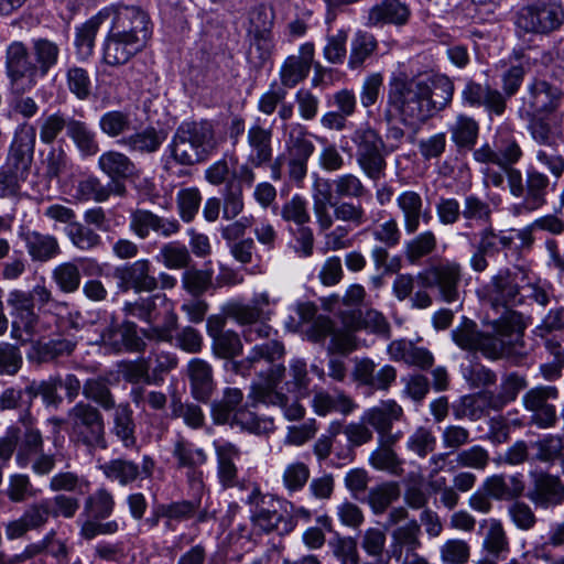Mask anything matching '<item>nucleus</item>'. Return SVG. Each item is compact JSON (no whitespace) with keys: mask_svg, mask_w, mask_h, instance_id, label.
I'll list each match as a JSON object with an SVG mask.
<instances>
[{"mask_svg":"<svg viewBox=\"0 0 564 564\" xmlns=\"http://www.w3.org/2000/svg\"><path fill=\"white\" fill-rule=\"evenodd\" d=\"M171 454L178 469H188L193 475L208 459L207 453L202 447L182 435L173 442Z\"/></svg>","mask_w":564,"mask_h":564,"instance_id":"nucleus-39","label":"nucleus"},{"mask_svg":"<svg viewBox=\"0 0 564 564\" xmlns=\"http://www.w3.org/2000/svg\"><path fill=\"white\" fill-rule=\"evenodd\" d=\"M275 120L254 117L247 128L246 156L253 165H268L273 159V138Z\"/></svg>","mask_w":564,"mask_h":564,"instance_id":"nucleus-18","label":"nucleus"},{"mask_svg":"<svg viewBox=\"0 0 564 564\" xmlns=\"http://www.w3.org/2000/svg\"><path fill=\"white\" fill-rule=\"evenodd\" d=\"M403 417V409L394 400H386L368 409L362 421L370 425L378 436L392 430L393 423Z\"/></svg>","mask_w":564,"mask_h":564,"instance_id":"nucleus-35","label":"nucleus"},{"mask_svg":"<svg viewBox=\"0 0 564 564\" xmlns=\"http://www.w3.org/2000/svg\"><path fill=\"white\" fill-rule=\"evenodd\" d=\"M67 137L83 158L95 156L100 151L97 133L86 121L73 118Z\"/></svg>","mask_w":564,"mask_h":564,"instance_id":"nucleus-42","label":"nucleus"},{"mask_svg":"<svg viewBox=\"0 0 564 564\" xmlns=\"http://www.w3.org/2000/svg\"><path fill=\"white\" fill-rule=\"evenodd\" d=\"M314 61L313 43H304L300 46L299 55L286 57L280 68V86L286 90L302 83L310 74Z\"/></svg>","mask_w":564,"mask_h":564,"instance_id":"nucleus-29","label":"nucleus"},{"mask_svg":"<svg viewBox=\"0 0 564 564\" xmlns=\"http://www.w3.org/2000/svg\"><path fill=\"white\" fill-rule=\"evenodd\" d=\"M112 429L111 432L122 443L126 448L135 445V423L133 411L128 403H120L113 408Z\"/></svg>","mask_w":564,"mask_h":564,"instance_id":"nucleus-50","label":"nucleus"},{"mask_svg":"<svg viewBox=\"0 0 564 564\" xmlns=\"http://www.w3.org/2000/svg\"><path fill=\"white\" fill-rule=\"evenodd\" d=\"M246 503L249 506L251 523L259 532L284 535L296 527L297 522L289 516L283 501L270 494L261 492L257 486L248 495Z\"/></svg>","mask_w":564,"mask_h":564,"instance_id":"nucleus-7","label":"nucleus"},{"mask_svg":"<svg viewBox=\"0 0 564 564\" xmlns=\"http://www.w3.org/2000/svg\"><path fill=\"white\" fill-rule=\"evenodd\" d=\"M148 340L141 328L129 319L122 323L112 321L100 334L101 345L117 354L120 352H143Z\"/></svg>","mask_w":564,"mask_h":564,"instance_id":"nucleus-19","label":"nucleus"},{"mask_svg":"<svg viewBox=\"0 0 564 564\" xmlns=\"http://www.w3.org/2000/svg\"><path fill=\"white\" fill-rule=\"evenodd\" d=\"M378 42L376 37L366 31H358L350 44V54L348 67L358 69L364 66L366 61L377 51Z\"/></svg>","mask_w":564,"mask_h":564,"instance_id":"nucleus-54","label":"nucleus"},{"mask_svg":"<svg viewBox=\"0 0 564 564\" xmlns=\"http://www.w3.org/2000/svg\"><path fill=\"white\" fill-rule=\"evenodd\" d=\"M223 218L226 220L236 219L245 208L243 187L234 178L228 181L221 192Z\"/></svg>","mask_w":564,"mask_h":564,"instance_id":"nucleus-61","label":"nucleus"},{"mask_svg":"<svg viewBox=\"0 0 564 564\" xmlns=\"http://www.w3.org/2000/svg\"><path fill=\"white\" fill-rule=\"evenodd\" d=\"M127 316L135 317L150 326L141 328V334L150 341H167L173 339L172 333L177 326V316L172 303L163 293L128 301L122 307Z\"/></svg>","mask_w":564,"mask_h":564,"instance_id":"nucleus-5","label":"nucleus"},{"mask_svg":"<svg viewBox=\"0 0 564 564\" xmlns=\"http://www.w3.org/2000/svg\"><path fill=\"white\" fill-rule=\"evenodd\" d=\"M31 259L36 262H46L61 254V247L56 237L35 230L20 234Z\"/></svg>","mask_w":564,"mask_h":564,"instance_id":"nucleus-33","label":"nucleus"},{"mask_svg":"<svg viewBox=\"0 0 564 564\" xmlns=\"http://www.w3.org/2000/svg\"><path fill=\"white\" fill-rule=\"evenodd\" d=\"M475 246L489 257H494L502 249L512 248V237L507 235V231H496L491 226H487L478 232Z\"/></svg>","mask_w":564,"mask_h":564,"instance_id":"nucleus-63","label":"nucleus"},{"mask_svg":"<svg viewBox=\"0 0 564 564\" xmlns=\"http://www.w3.org/2000/svg\"><path fill=\"white\" fill-rule=\"evenodd\" d=\"M31 54L39 78L45 77L59 59L61 48L57 43L37 37L31 41Z\"/></svg>","mask_w":564,"mask_h":564,"instance_id":"nucleus-44","label":"nucleus"},{"mask_svg":"<svg viewBox=\"0 0 564 564\" xmlns=\"http://www.w3.org/2000/svg\"><path fill=\"white\" fill-rule=\"evenodd\" d=\"M101 133L113 139L126 137L132 130L131 113L122 110H110L102 113L98 121Z\"/></svg>","mask_w":564,"mask_h":564,"instance_id":"nucleus-55","label":"nucleus"},{"mask_svg":"<svg viewBox=\"0 0 564 564\" xmlns=\"http://www.w3.org/2000/svg\"><path fill=\"white\" fill-rule=\"evenodd\" d=\"M352 377L359 384L371 390L387 391L397 380V369L391 365H384L377 370L372 359L361 358L355 361Z\"/></svg>","mask_w":564,"mask_h":564,"instance_id":"nucleus-27","label":"nucleus"},{"mask_svg":"<svg viewBox=\"0 0 564 564\" xmlns=\"http://www.w3.org/2000/svg\"><path fill=\"white\" fill-rule=\"evenodd\" d=\"M67 423L72 429V437L88 449H106L105 420L96 406L79 401L67 412Z\"/></svg>","mask_w":564,"mask_h":564,"instance_id":"nucleus-9","label":"nucleus"},{"mask_svg":"<svg viewBox=\"0 0 564 564\" xmlns=\"http://www.w3.org/2000/svg\"><path fill=\"white\" fill-rule=\"evenodd\" d=\"M530 486L527 498L536 509L552 510L564 503V482L546 471L530 473Z\"/></svg>","mask_w":564,"mask_h":564,"instance_id":"nucleus-21","label":"nucleus"},{"mask_svg":"<svg viewBox=\"0 0 564 564\" xmlns=\"http://www.w3.org/2000/svg\"><path fill=\"white\" fill-rule=\"evenodd\" d=\"M528 131L539 148H557L563 140V113L527 116Z\"/></svg>","mask_w":564,"mask_h":564,"instance_id":"nucleus-26","label":"nucleus"},{"mask_svg":"<svg viewBox=\"0 0 564 564\" xmlns=\"http://www.w3.org/2000/svg\"><path fill=\"white\" fill-rule=\"evenodd\" d=\"M437 248V237L432 230H425L414 236L404 245V256L411 264L432 254Z\"/></svg>","mask_w":564,"mask_h":564,"instance_id":"nucleus-58","label":"nucleus"},{"mask_svg":"<svg viewBox=\"0 0 564 564\" xmlns=\"http://www.w3.org/2000/svg\"><path fill=\"white\" fill-rule=\"evenodd\" d=\"M155 463L152 457L144 455L141 466L133 460L124 458H113L98 466L104 476L120 486H128L137 479H147L152 477Z\"/></svg>","mask_w":564,"mask_h":564,"instance_id":"nucleus-22","label":"nucleus"},{"mask_svg":"<svg viewBox=\"0 0 564 564\" xmlns=\"http://www.w3.org/2000/svg\"><path fill=\"white\" fill-rule=\"evenodd\" d=\"M400 487L395 481L383 482L370 488L367 502L375 514H382L391 503L400 498Z\"/></svg>","mask_w":564,"mask_h":564,"instance_id":"nucleus-59","label":"nucleus"},{"mask_svg":"<svg viewBox=\"0 0 564 564\" xmlns=\"http://www.w3.org/2000/svg\"><path fill=\"white\" fill-rule=\"evenodd\" d=\"M563 99L564 90L560 84L534 77L527 86L523 110L527 116L563 113L558 110Z\"/></svg>","mask_w":564,"mask_h":564,"instance_id":"nucleus-15","label":"nucleus"},{"mask_svg":"<svg viewBox=\"0 0 564 564\" xmlns=\"http://www.w3.org/2000/svg\"><path fill=\"white\" fill-rule=\"evenodd\" d=\"M83 395L105 411H110L117 405L109 388V380L106 377L99 376L87 379L83 384Z\"/></svg>","mask_w":564,"mask_h":564,"instance_id":"nucleus-56","label":"nucleus"},{"mask_svg":"<svg viewBox=\"0 0 564 564\" xmlns=\"http://www.w3.org/2000/svg\"><path fill=\"white\" fill-rule=\"evenodd\" d=\"M7 304L13 318V328H22L30 336H43L47 325L35 313V303L29 291L13 289L8 293Z\"/></svg>","mask_w":564,"mask_h":564,"instance_id":"nucleus-20","label":"nucleus"},{"mask_svg":"<svg viewBox=\"0 0 564 564\" xmlns=\"http://www.w3.org/2000/svg\"><path fill=\"white\" fill-rule=\"evenodd\" d=\"M454 91L453 80L444 74L393 75L388 83L384 120L411 128L425 123L451 105Z\"/></svg>","mask_w":564,"mask_h":564,"instance_id":"nucleus-1","label":"nucleus"},{"mask_svg":"<svg viewBox=\"0 0 564 564\" xmlns=\"http://www.w3.org/2000/svg\"><path fill=\"white\" fill-rule=\"evenodd\" d=\"M448 131L458 152L471 151L478 140L479 124L473 117L458 115L448 126Z\"/></svg>","mask_w":564,"mask_h":564,"instance_id":"nucleus-41","label":"nucleus"},{"mask_svg":"<svg viewBox=\"0 0 564 564\" xmlns=\"http://www.w3.org/2000/svg\"><path fill=\"white\" fill-rule=\"evenodd\" d=\"M282 128L286 131V139L281 155L284 156L290 181L301 185L307 176L308 160L315 152V145L302 123H284Z\"/></svg>","mask_w":564,"mask_h":564,"instance_id":"nucleus-12","label":"nucleus"},{"mask_svg":"<svg viewBox=\"0 0 564 564\" xmlns=\"http://www.w3.org/2000/svg\"><path fill=\"white\" fill-rule=\"evenodd\" d=\"M558 389L554 386H536L529 389L522 397L524 409L531 412L530 422L539 429H551L557 422L556 406Z\"/></svg>","mask_w":564,"mask_h":564,"instance_id":"nucleus-17","label":"nucleus"},{"mask_svg":"<svg viewBox=\"0 0 564 564\" xmlns=\"http://www.w3.org/2000/svg\"><path fill=\"white\" fill-rule=\"evenodd\" d=\"M366 424L364 421L350 422L348 424H344L340 421V430L347 438V444L335 447V455L338 459L351 463L355 458V448L372 440L373 433Z\"/></svg>","mask_w":564,"mask_h":564,"instance_id":"nucleus-38","label":"nucleus"},{"mask_svg":"<svg viewBox=\"0 0 564 564\" xmlns=\"http://www.w3.org/2000/svg\"><path fill=\"white\" fill-rule=\"evenodd\" d=\"M482 488L496 500L511 501L523 495L525 485L521 474L492 475L484 481Z\"/></svg>","mask_w":564,"mask_h":564,"instance_id":"nucleus-34","label":"nucleus"},{"mask_svg":"<svg viewBox=\"0 0 564 564\" xmlns=\"http://www.w3.org/2000/svg\"><path fill=\"white\" fill-rule=\"evenodd\" d=\"M104 22L109 21V30L147 46L152 23L149 14L138 6L112 4L101 9Z\"/></svg>","mask_w":564,"mask_h":564,"instance_id":"nucleus-11","label":"nucleus"},{"mask_svg":"<svg viewBox=\"0 0 564 564\" xmlns=\"http://www.w3.org/2000/svg\"><path fill=\"white\" fill-rule=\"evenodd\" d=\"M261 404L262 403H258L256 406H252V399L248 397V402L246 405L240 406L230 426H238L243 431L258 435L271 431L273 429V419L270 416H261L252 411V409H258Z\"/></svg>","mask_w":564,"mask_h":564,"instance_id":"nucleus-49","label":"nucleus"},{"mask_svg":"<svg viewBox=\"0 0 564 564\" xmlns=\"http://www.w3.org/2000/svg\"><path fill=\"white\" fill-rule=\"evenodd\" d=\"M564 23V7L558 0H534L517 13L516 25L524 33L549 35Z\"/></svg>","mask_w":564,"mask_h":564,"instance_id":"nucleus-10","label":"nucleus"},{"mask_svg":"<svg viewBox=\"0 0 564 564\" xmlns=\"http://www.w3.org/2000/svg\"><path fill=\"white\" fill-rule=\"evenodd\" d=\"M312 405L314 411L321 416L332 412L348 415L357 408L355 401L340 390H335L334 393L317 391L312 399Z\"/></svg>","mask_w":564,"mask_h":564,"instance_id":"nucleus-40","label":"nucleus"},{"mask_svg":"<svg viewBox=\"0 0 564 564\" xmlns=\"http://www.w3.org/2000/svg\"><path fill=\"white\" fill-rule=\"evenodd\" d=\"M549 187L550 177L535 166H529L525 171L524 193L521 195L522 202L518 207L525 212L540 209L546 204Z\"/></svg>","mask_w":564,"mask_h":564,"instance_id":"nucleus-32","label":"nucleus"},{"mask_svg":"<svg viewBox=\"0 0 564 564\" xmlns=\"http://www.w3.org/2000/svg\"><path fill=\"white\" fill-rule=\"evenodd\" d=\"M51 516L50 503L45 498L29 505L20 518L6 524L7 539L15 540L24 536L29 531H40L48 522Z\"/></svg>","mask_w":564,"mask_h":564,"instance_id":"nucleus-25","label":"nucleus"},{"mask_svg":"<svg viewBox=\"0 0 564 564\" xmlns=\"http://www.w3.org/2000/svg\"><path fill=\"white\" fill-rule=\"evenodd\" d=\"M52 279L63 293H75L82 283L79 267L74 261L62 262L52 271Z\"/></svg>","mask_w":564,"mask_h":564,"instance_id":"nucleus-62","label":"nucleus"},{"mask_svg":"<svg viewBox=\"0 0 564 564\" xmlns=\"http://www.w3.org/2000/svg\"><path fill=\"white\" fill-rule=\"evenodd\" d=\"M217 459V477L224 488H232L239 484V473L236 463L240 460V448L230 442L213 443Z\"/></svg>","mask_w":564,"mask_h":564,"instance_id":"nucleus-31","label":"nucleus"},{"mask_svg":"<svg viewBox=\"0 0 564 564\" xmlns=\"http://www.w3.org/2000/svg\"><path fill=\"white\" fill-rule=\"evenodd\" d=\"M144 48L145 45L108 30L101 44V59L108 66L119 67L127 64Z\"/></svg>","mask_w":564,"mask_h":564,"instance_id":"nucleus-28","label":"nucleus"},{"mask_svg":"<svg viewBox=\"0 0 564 564\" xmlns=\"http://www.w3.org/2000/svg\"><path fill=\"white\" fill-rule=\"evenodd\" d=\"M497 149L498 166L516 165L522 158V149L514 135L508 128H500L495 139Z\"/></svg>","mask_w":564,"mask_h":564,"instance_id":"nucleus-51","label":"nucleus"},{"mask_svg":"<svg viewBox=\"0 0 564 564\" xmlns=\"http://www.w3.org/2000/svg\"><path fill=\"white\" fill-rule=\"evenodd\" d=\"M221 321H208V334L214 338L213 350L221 358H232L242 351V343L237 333L223 330Z\"/></svg>","mask_w":564,"mask_h":564,"instance_id":"nucleus-43","label":"nucleus"},{"mask_svg":"<svg viewBox=\"0 0 564 564\" xmlns=\"http://www.w3.org/2000/svg\"><path fill=\"white\" fill-rule=\"evenodd\" d=\"M101 10L83 24L75 28L74 45L76 55L80 61L88 59L95 47V40L99 28L104 22Z\"/></svg>","mask_w":564,"mask_h":564,"instance_id":"nucleus-45","label":"nucleus"},{"mask_svg":"<svg viewBox=\"0 0 564 564\" xmlns=\"http://www.w3.org/2000/svg\"><path fill=\"white\" fill-rule=\"evenodd\" d=\"M165 140V133L154 127H147L141 131L129 132L117 141L118 145L131 153L151 154L156 152Z\"/></svg>","mask_w":564,"mask_h":564,"instance_id":"nucleus-37","label":"nucleus"},{"mask_svg":"<svg viewBox=\"0 0 564 564\" xmlns=\"http://www.w3.org/2000/svg\"><path fill=\"white\" fill-rule=\"evenodd\" d=\"M283 355V345L275 339H270L263 344L256 345L245 359L235 361L231 365L236 372L245 376L251 369L257 370L258 364L265 361L269 368L265 375L262 371L260 372L263 381L252 386L249 393V398L252 399V406H256L258 403L276 406L289 421H296L304 416L305 409L299 401H290L289 397L275 391L276 386L284 376L285 368L282 365H275L274 361Z\"/></svg>","mask_w":564,"mask_h":564,"instance_id":"nucleus-2","label":"nucleus"},{"mask_svg":"<svg viewBox=\"0 0 564 564\" xmlns=\"http://www.w3.org/2000/svg\"><path fill=\"white\" fill-rule=\"evenodd\" d=\"M65 235L70 243L78 250L89 252L102 246L101 236L83 223H70L65 228Z\"/></svg>","mask_w":564,"mask_h":564,"instance_id":"nucleus-53","label":"nucleus"},{"mask_svg":"<svg viewBox=\"0 0 564 564\" xmlns=\"http://www.w3.org/2000/svg\"><path fill=\"white\" fill-rule=\"evenodd\" d=\"M116 501L112 492L105 487L96 489L84 501L83 517L108 519L115 511Z\"/></svg>","mask_w":564,"mask_h":564,"instance_id":"nucleus-52","label":"nucleus"},{"mask_svg":"<svg viewBox=\"0 0 564 564\" xmlns=\"http://www.w3.org/2000/svg\"><path fill=\"white\" fill-rule=\"evenodd\" d=\"M410 18L411 9L405 2L401 0H381L369 9L366 24L370 28L403 26Z\"/></svg>","mask_w":564,"mask_h":564,"instance_id":"nucleus-30","label":"nucleus"},{"mask_svg":"<svg viewBox=\"0 0 564 564\" xmlns=\"http://www.w3.org/2000/svg\"><path fill=\"white\" fill-rule=\"evenodd\" d=\"M397 206L403 215V226L408 235L417 231L421 223L422 196L412 189L401 192L395 198Z\"/></svg>","mask_w":564,"mask_h":564,"instance_id":"nucleus-48","label":"nucleus"},{"mask_svg":"<svg viewBox=\"0 0 564 564\" xmlns=\"http://www.w3.org/2000/svg\"><path fill=\"white\" fill-rule=\"evenodd\" d=\"M213 124L208 121L181 123L167 147L171 158L181 165L204 162L216 149Z\"/></svg>","mask_w":564,"mask_h":564,"instance_id":"nucleus-6","label":"nucleus"},{"mask_svg":"<svg viewBox=\"0 0 564 564\" xmlns=\"http://www.w3.org/2000/svg\"><path fill=\"white\" fill-rule=\"evenodd\" d=\"M356 145V160L365 175L373 182L384 176L387 162L384 159L386 144L381 135L370 126L356 129L351 135Z\"/></svg>","mask_w":564,"mask_h":564,"instance_id":"nucleus-13","label":"nucleus"},{"mask_svg":"<svg viewBox=\"0 0 564 564\" xmlns=\"http://www.w3.org/2000/svg\"><path fill=\"white\" fill-rule=\"evenodd\" d=\"M453 341L463 350L469 352H481L486 358L499 359L512 352L517 345H520L511 336L492 333H482L477 324L463 317L451 333Z\"/></svg>","mask_w":564,"mask_h":564,"instance_id":"nucleus-8","label":"nucleus"},{"mask_svg":"<svg viewBox=\"0 0 564 564\" xmlns=\"http://www.w3.org/2000/svg\"><path fill=\"white\" fill-rule=\"evenodd\" d=\"M511 58L518 63L501 74V91L490 85L467 80L462 90L463 102L469 107H482L489 115L502 116L508 99L519 91L530 68V58L523 51H513Z\"/></svg>","mask_w":564,"mask_h":564,"instance_id":"nucleus-4","label":"nucleus"},{"mask_svg":"<svg viewBox=\"0 0 564 564\" xmlns=\"http://www.w3.org/2000/svg\"><path fill=\"white\" fill-rule=\"evenodd\" d=\"M519 275L509 269H501L491 276L485 288V297L498 315L490 322L491 328L505 336H511L520 345L528 326L523 314L513 307L524 303V295L519 284Z\"/></svg>","mask_w":564,"mask_h":564,"instance_id":"nucleus-3","label":"nucleus"},{"mask_svg":"<svg viewBox=\"0 0 564 564\" xmlns=\"http://www.w3.org/2000/svg\"><path fill=\"white\" fill-rule=\"evenodd\" d=\"M187 375L193 398L200 402L208 401L215 389L210 365L203 359L194 358L188 362Z\"/></svg>","mask_w":564,"mask_h":564,"instance_id":"nucleus-36","label":"nucleus"},{"mask_svg":"<svg viewBox=\"0 0 564 564\" xmlns=\"http://www.w3.org/2000/svg\"><path fill=\"white\" fill-rule=\"evenodd\" d=\"M130 230L140 239H147L151 232L170 238L181 230L180 221L159 216L151 210L137 209L130 216Z\"/></svg>","mask_w":564,"mask_h":564,"instance_id":"nucleus-24","label":"nucleus"},{"mask_svg":"<svg viewBox=\"0 0 564 564\" xmlns=\"http://www.w3.org/2000/svg\"><path fill=\"white\" fill-rule=\"evenodd\" d=\"M149 259H139L115 269L113 275L118 280L121 291L133 290L135 293L153 292L156 290L155 276L152 273Z\"/></svg>","mask_w":564,"mask_h":564,"instance_id":"nucleus-23","label":"nucleus"},{"mask_svg":"<svg viewBox=\"0 0 564 564\" xmlns=\"http://www.w3.org/2000/svg\"><path fill=\"white\" fill-rule=\"evenodd\" d=\"M243 393L238 388H226L220 400L214 401L210 413L217 425H230L242 405Z\"/></svg>","mask_w":564,"mask_h":564,"instance_id":"nucleus-46","label":"nucleus"},{"mask_svg":"<svg viewBox=\"0 0 564 564\" xmlns=\"http://www.w3.org/2000/svg\"><path fill=\"white\" fill-rule=\"evenodd\" d=\"M6 69L12 88L20 94L32 89L39 78L31 47L19 41L12 42L7 48Z\"/></svg>","mask_w":564,"mask_h":564,"instance_id":"nucleus-16","label":"nucleus"},{"mask_svg":"<svg viewBox=\"0 0 564 564\" xmlns=\"http://www.w3.org/2000/svg\"><path fill=\"white\" fill-rule=\"evenodd\" d=\"M419 280L424 288L435 289L438 297L445 303L459 300V285L463 278V267L454 260H444L437 265L419 273Z\"/></svg>","mask_w":564,"mask_h":564,"instance_id":"nucleus-14","label":"nucleus"},{"mask_svg":"<svg viewBox=\"0 0 564 564\" xmlns=\"http://www.w3.org/2000/svg\"><path fill=\"white\" fill-rule=\"evenodd\" d=\"M98 167L112 181L126 180L135 173V164L131 159L116 150H108L101 153L98 159Z\"/></svg>","mask_w":564,"mask_h":564,"instance_id":"nucleus-47","label":"nucleus"},{"mask_svg":"<svg viewBox=\"0 0 564 564\" xmlns=\"http://www.w3.org/2000/svg\"><path fill=\"white\" fill-rule=\"evenodd\" d=\"M536 448L534 459L541 463L554 464L561 459L564 463V443L557 435H546L532 444Z\"/></svg>","mask_w":564,"mask_h":564,"instance_id":"nucleus-64","label":"nucleus"},{"mask_svg":"<svg viewBox=\"0 0 564 564\" xmlns=\"http://www.w3.org/2000/svg\"><path fill=\"white\" fill-rule=\"evenodd\" d=\"M156 260L169 270H186L192 262V256L184 243L172 241L160 248Z\"/></svg>","mask_w":564,"mask_h":564,"instance_id":"nucleus-57","label":"nucleus"},{"mask_svg":"<svg viewBox=\"0 0 564 564\" xmlns=\"http://www.w3.org/2000/svg\"><path fill=\"white\" fill-rule=\"evenodd\" d=\"M335 199H361L368 194L362 181L352 173L337 175L333 178Z\"/></svg>","mask_w":564,"mask_h":564,"instance_id":"nucleus-60","label":"nucleus"}]
</instances>
